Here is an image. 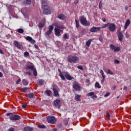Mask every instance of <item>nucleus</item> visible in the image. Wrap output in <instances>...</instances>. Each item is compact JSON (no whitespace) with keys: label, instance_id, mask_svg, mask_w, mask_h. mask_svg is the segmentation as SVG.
Masks as SVG:
<instances>
[{"label":"nucleus","instance_id":"50","mask_svg":"<svg viewBox=\"0 0 131 131\" xmlns=\"http://www.w3.org/2000/svg\"><path fill=\"white\" fill-rule=\"evenodd\" d=\"M114 62H115V64H119V63H120L119 60H118L117 59H115L114 60Z\"/></svg>","mask_w":131,"mask_h":131},{"label":"nucleus","instance_id":"42","mask_svg":"<svg viewBox=\"0 0 131 131\" xmlns=\"http://www.w3.org/2000/svg\"><path fill=\"white\" fill-rule=\"evenodd\" d=\"M33 75H34L35 76H37V72L36 71L35 69H34V70H33Z\"/></svg>","mask_w":131,"mask_h":131},{"label":"nucleus","instance_id":"11","mask_svg":"<svg viewBox=\"0 0 131 131\" xmlns=\"http://www.w3.org/2000/svg\"><path fill=\"white\" fill-rule=\"evenodd\" d=\"M54 32L56 36H61V32H63V31L55 28L54 29Z\"/></svg>","mask_w":131,"mask_h":131},{"label":"nucleus","instance_id":"27","mask_svg":"<svg viewBox=\"0 0 131 131\" xmlns=\"http://www.w3.org/2000/svg\"><path fill=\"white\" fill-rule=\"evenodd\" d=\"M27 69H28V70H31L32 71H33V70H34V67H33V66H27Z\"/></svg>","mask_w":131,"mask_h":131},{"label":"nucleus","instance_id":"3","mask_svg":"<svg viewBox=\"0 0 131 131\" xmlns=\"http://www.w3.org/2000/svg\"><path fill=\"white\" fill-rule=\"evenodd\" d=\"M79 20L81 24L83 25L84 26H90V23H88V21L86 20V18L84 17V16H80L79 17Z\"/></svg>","mask_w":131,"mask_h":131},{"label":"nucleus","instance_id":"64","mask_svg":"<svg viewBox=\"0 0 131 131\" xmlns=\"http://www.w3.org/2000/svg\"><path fill=\"white\" fill-rule=\"evenodd\" d=\"M53 131H57V130H58V129H57V128H54L53 129Z\"/></svg>","mask_w":131,"mask_h":131},{"label":"nucleus","instance_id":"13","mask_svg":"<svg viewBox=\"0 0 131 131\" xmlns=\"http://www.w3.org/2000/svg\"><path fill=\"white\" fill-rule=\"evenodd\" d=\"M13 45L15 46L17 49H18V50H21L22 49V47H21V45H20V43L17 40H14L13 41Z\"/></svg>","mask_w":131,"mask_h":131},{"label":"nucleus","instance_id":"44","mask_svg":"<svg viewBox=\"0 0 131 131\" xmlns=\"http://www.w3.org/2000/svg\"><path fill=\"white\" fill-rule=\"evenodd\" d=\"M39 84L42 85V84H43V80L41 79L39 80Z\"/></svg>","mask_w":131,"mask_h":131},{"label":"nucleus","instance_id":"37","mask_svg":"<svg viewBox=\"0 0 131 131\" xmlns=\"http://www.w3.org/2000/svg\"><path fill=\"white\" fill-rule=\"evenodd\" d=\"M38 127L39 128H47V126L45 125H38Z\"/></svg>","mask_w":131,"mask_h":131},{"label":"nucleus","instance_id":"58","mask_svg":"<svg viewBox=\"0 0 131 131\" xmlns=\"http://www.w3.org/2000/svg\"><path fill=\"white\" fill-rule=\"evenodd\" d=\"M124 91H127V86H124L123 88Z\"/></svg>","mask_w":131,"mask_h":131},{"label":"nucleus","instance_id":"60","mask_svg":"<svg viewBox=\"0 0 131 131\" xmlns=\"http://www.w3.org/2000/svg\"><path fill=\"white\" fill-rule=\"evenodd\" d=\"M0 54L4 55V51L2 49H0Z\"/></svg>","mask_w":131,"mask_h":131},{"label":"nucleus","instance_id":"15","mask_svg":"<svg viewBox=\"0 0 131 131\" xmlns=\"http://www.w3.org/2000/svg\"><path fill=\"white\" fill-rule=\"evenodd\" d=\"M26 40H28V41H30V42L31 43H35L36 41H35V40L33 39L32 38V37H30V36H27L26 37Z\"/></svg>","mask_w":131,"mask_h":131},{"label":"nucleus","instance_id":"16","mask_svg":"<svg viewBox=\"0 0 131 131\" xmlns=\"http://www.w3.org/2000/svg\"><path fill=\"white\" fill-rule=\"evenodd\" d=\"M52 91H53L54 97H59V92H58V89L57 88H53Z\"/></svg>","mask_w":131,"mask_h":131},{"label":"nucleus","instance_id":"59","mask_svg":"<svg viewBox=\"0 0 131 131\" xmlns=\"http://www.w3.org/2000/svg\"><path fill=\"white\" fill-rule=\"evenodd\" d=\"M128 10V7L127 6H125V11H127Z\"/></svg>","mask_w":131,"mask_h":131},{"label":"nucleus","instance_id":"38","mask_svg":"<svg viewBox=\"0 0 131 131\" xmlns=\"http://www.w3.org/2000/svg\"><path fill=\"white\" fill-rule=\"evenodd\" d=\"M116 47H115L114 45H112V44H111L110 45V48L111 50H115V48Z\"/></svg>","mask_w":131,"mask_h":131},{"label":"nucleus","instance_id":"52","mask_svg":"<svg viewBox=\"0 0 131 131\" xmlns=\"http://www.w3.org/2000/svg\"><path fill=\"white\" fill-rule=\"evenodd\" d=\"M125 36H126V38H128L129 37V34H128L127 33V32L125 33Z\"/></svg>","mask_w":131,"mask_h":131},{"label":"nucleus","instance_id":"63","mask_svg":"<svg viewBox=\"0 0 131 131\" xmlns=\"http://www.w3.org/2000/svg\"><path fill=\"white\" fill-rule=\"evenodd\" d=\"M27 74H28V75L30 76V75H31V73L28 72H27Z\"/></svg>","mask_w":131,"mask_h":131},{"label":"nucleus","instance_id":"46","mask_svg":"<svg viewBox=\"0 0 131 131\" xmlns=\"http://www.w3.org/2000/svg\"><path fill=\"white\" fill-rule=\"evenodd\" d=\"M109 24H110V23H107V24H105L103 25L102 26V28H106V27L107 26H109Z\"/></svg>","mask_w":131,"mask_h":131},{"label":"nucleus","instance_id":"14","mask_svg":"<svg viewBox=\"0 0 131 131\" xmlns=\"http://www.w3.org/2000/svg\"><path fill=\"white\" fill-rule=\"evenodd\" d=\"M53 26H55L56 28H59V29H64V26L62 25H60L57 23H54L53 24Z\"/></svg>","mask_w":131,"mask_h":131},{"label":"nucleus","instance_id":"33","mask_svg":"<svg viewBox=\"0 0 131 131\" xmlns=\"http://www.w3.org/2000/svg\"><path fill=\"white\" fill-rule=\"evenodd\" d=\"M103 7V2L102 0H101L99 2V9L101 10L102 9V7Z\"/></svg>","mask_w":131,"mask_h":131},{"label":"nucleus","instance_id":"51","mask_svg":"<svg viewBox=\"0 0 131 131\" xmlns=\"http://www.w3.org/2000/svg\"><path fill=\"white\" fill-rule=\"evenodd\" d=\"M26 107H27V104H23L22 105L23 109H25V108H26Z\"/></svg>","mask_w":131,"mask_h":131},{"label":"nucleus","instance_id":"1","mask_svg":"<svg viewBox=\"0 0 131 131\" xmlns=\"http://www.w3.org/2000/svg\"><path fill=\"white\" fill-rule=\"evenodd\" d=\"M6 116H9V119L12 121H13V120H19L21 119V116L18 115H14L11 113L6 114Z\"/></svg>","mask_w":131,"mask_h":131},{"label":"nucleus","instance_id":"2","mask_svg":"<svg viewBox=\"0 0 131 131\" xmlns=\"http://www.w3.org/2000/svg\"><path fill=\"white\" fill-rule=\"evenodd\" d=\"M79 60V58L76 56L70 55L68 57V61L70 63H75Z\"/></svg>","mask_w":131,"mask_h":131},{"label":"nucleus","instance_id":"29","mask_svg":"<svg viewBox=\"0 0 131 131\" xmlns=\"http://www.w3.org/2000/svg\"><path fill=\"white\" fill-rule=\"evenodd\" d=\"M80 97H81V96L77 94L76 95V96H75V100H76V101H80Z\"/></svg>","mask_w":131,"mask_h":131},{"label":"nucleus","instance_id":"17","mask_svg":"<svg viewBox=\"0 0 131 131\" xmlns=\"http://www.w3.org/2000/svg\"><path fill=\"white\" fill-rule=\"evenodd\" d=\"M24 6H30L31 5V0H26L23 2Z\"/></svg>","mask_w":131,"mask_h":131},{"label":"nucleus","instance_id":"23","mask_svg":"<svg viewBox=\"0 0 131 131\" xmlns=\"http://www.w3.org/2000/svg\"><path fill=\"white\" fill-rule=\"evenodd\" d=\"M27 98H28L29 99H33V98H34V93H29L26 95Z\"/></svg>","mask_w":131,"mask_h":131},{"label":"nucleus","instance_id":"48","mask_svg":"<svg viewBox=\"0 0 131 131\" xmlns=\"http://www.w3.org/2000/svg\"><path fill=\"white\" fill-rule=\"evenodd\" d=\"M106 117H107V118H110V114H109V112H106Z\"/></svg>","mask_w":131,"mask_h":131},{"label":"nucleus","instance_id":"39","mask_svg":"<svg viewBox=\"0 0 131 131\" xmlns=\"http://www.w3.org/2000/svg\"><path fill=\"white\" fill-rule=\"evenodd\" d=\"M95 95V93L94 92H90L89 93L87 94V96H89V97H92Z\"/></svg>","mask_w":131,"mask_h":131},{"label":"nucleus","instance_id":"56","mask_svg":"<svg viewBox=\"0 0 131 131\" xmlns=\"http://www.w3.org/2000/svg\"><path fill=\"white\" fill-rule=\"evenodd\" d=\"M74 5H77L78 4V1L77 0H75L74 2Z\"/></svg>","mask_w":131,"mask_h":131},{"label":"nucleus","instance_id":"54","mask_svg":"<svg viewBox=\"0 0 131 131\" xmlns=\"http://www.w3.org/2000/svg\"><path fill=\"white\" fill-rule=\"evenodd\" d=\"M34 47H35V49H36V50L39 49V48H38V46H37V45L35 44Z\"/></svg>","mask_w":131,"mask_h":131},{"label":"nucleus","instance_id":"4","mask_svg":"<svg viewBox=\"0 0 131 131\" xmlns=\"http://www.w3.org/2000/svg\"><path fill=\"white\" fill-rule=\"evenodd\" d=\"M47 121L49 123H51L52 124H55L57 122V119L56 118L53 116H48L47 118Z\"/></svg>","mask_w":131,"mask_h":131},{"label":"nucleus","instance_id":"62","mask_svg":"<svg viewBox=\"0 0 131 131\" xmlns=\"http://www.w3.org/2000/svg\"><path fill=\"white\" fill-rule=\"evenodd\" d=\"M100 74H102L104 73V71H103L102 70H100Z\"/></svg>","mask_w":131,"mask_h":131},{"label":"nucleus","instance_id":"45","mask_svg":"<svg viewBox=\"0 0 131 131\" xmlns=\"http://www.w3.org/2000/svg\"><path fill=\"white\" fill-rule=\"evenodd\" d=\"M24 56L25 57H28V56H29V53L27 51L25 52L24 53Z\"/></svg>","mask_w":131,"mask_h":131},{"label":"nucleus","instance_id":"43","mask_svg":"<svg viewBox=\"0 0 131 131\" xmlns=\"http://www.w3.org/2000/svg\"><path fill=\"white\" fill-rule=\"evenodd\" d=\"M77 68H78V69H80L82 71H83V67H82V66H78L77 67Z\"/></svg>","mask_w":131,"mask_h":131},{"label":"nucleus","instance_id":"22","mask_svg":"<svg viewBox=\"0 0 131 131\" xmlns=\"http://www.w3.org/2000/svg\"><path fill=\"white\" fill-rule=\"evenodd\" d=\"M129 24H130V20L129 19H127L125 24L124 29H127V27H128Z\"/></svg>","mask_w":131,"mask_h":131},{"label":"nucleus","instance_id":"6","mask_svg":"<svg viewBox=\"0 0 131 131\" xmlns=\"http://www.w3.org/2000/svg\"><path fill=\"white\" fill-rule=\"evenodd\" d=\"M61 100L59 99H56L53 102V106L55 108H58V109H60L61 108Z\"/></svg>","mask_w":131,"mask_h":131},{"label":"nucleus","instance_id":"31","mask_svg":"<svg viewBox=\"0 0 131 131\" xmlns=\"http://www.w3.org/2000/svg\"><path fill=\"white\" fill-rule=\"evenodd\" d=\"M92 42V39H90L89 40H88L86 42V46L87 47H90V46H91V43Z\"/></svg>","mask_w":131,"mask_h":131},{"label":"nucleus","instance_id":"21","mask_svg":"<svg viewBox=\"0 0 131 131\" xmlns=\"http://www.w3.org/2000/svg\"><path fill=\"white\" fill-rule=\"evenodd\" d=\"M104 72H106L107 74H111V75H113L114 73L113 72L111 71L110 69H103Z\"/></svg>","mask_w":131,"mask_h":131},{"label":"nucleus","instance_id":"10","mask_svg":"<svg viewBox=\"0 0 131 131\" xmlns=\"http://www.w3.org/2000/svg\"><path fill=\"white\" fill-rule=\"evenodd\" d=\"M73 88L75 91L76 92H79L80 91V89H81V87H80V85L77 83H74L73 85Z\"/></svg>","mask_w":131,"mask_h":131},{"label":"nucleus","instance_id":"19","mask_svg":"<svg viewBox=\"0 0 131 131\" xmlns=\"http://www.w3.org/2000/svg\"><path fill=\"white\" fill-rule=\"evenodd\" d=\"M64 77L67 79V80H72L73 79V77H72L70 75L68 74H66Z\"/></svg>","mask_w":131,"mask_h":131},{"label":"nucleus","instance_id":"26","mask_svg":"<svg viewBox=\"0 0 131 131\" xmlns=\"http://www.w3.org/2000/svg\"><path fill=\"white\" fill-rule=\"evenodd\" d=\"M42 9H43L44 8H47V7H49L48 6V3L46 2V1L42 2Z\"/></svg>","mask_w":131,"mask_h":131},{"label":"nucleus","instance_id":"32","mask_svg":"<svg viewBox=\"0 0 131 131\" xmlns=\"http://www.w3.org/2000/svg\"><path fill=\"white\" fill-rule=\"evenodd\" d=\"M23 84L24 85H27V84H28L29 82L27 81V80H26V79H23Z\"/></svg>","mask_w":131,"mask_h":131},{"label":"nucleus","instance_id":"12","mask_svg":"<svg viewBox=\"0 0 131 131\" xmlns=\"http://www.w3.org/2000/svg\"><path fill=\"white\" fill-rule=\"evenodd\" d=\"M100 30H101V27H93L90 29V32H97L98 31H100Z\"/></svg>","mask_w":131,"mask_h":131},{"label":"nucleus","instance_id":"5","mask_svg":"<svg viewBox=\"0 0 131 131\" xmlns=\"http://www.w3.org/2000/svg\"><path fill=\"white\" fill-rule=\"evenodd\" d=\"M53 29L54 27L53 26H49V30L47 31L45 33V36L47 37V38H50V35H51V34L52 32H53Z\"/></svg>","mask_w":131,"mask_h":131},{"label":"nucleus","instance_id":"9","mask_svg":"<svg viewBox=\"0 0 131 131\" xmlns=\"http://www.w3.org/2000/svg\"><path fill=\"white\" fill-rule=\"evenodd\" d=\"M117 32L119 40L120 41H122V40L123 39V34L122 33V32H121L120 30H119Z\"/></svg>","mask_w":131,"mask_h":131},{"label":"nucleus","instance_id":"25","mask_svg":"<svg viewBox=\"0 0 131 131\" xmlns=\"http://www.w3.org/2000/svg\"><path fill=\"white\" fill-rule=\"evenodd\" d=\"M69 38V36H68V34L65 33L62 36V40L64 41L66 40V39H68Z\"/></svg>","mask_w":131,"mask_h":131},{"label":"nucleus","instance_id":"35","mask_svg":"<svg viewBox=\"0 0 131 131\" xmlns=\"http://www.w3.org/2000/svg\"><path fill=\"white\" fill-rule=\"evenodd\" d=\"M38 27L39 28H42L45 27V24L42 23H39V25H38Z\"/></svg>","mask_w":131,"mask_h":131},{"label":"nucleus","instance_id":"49","mask_svg":"<svg viewBox=\"0 0 131 131\" xmlns=\"http://www.w3.org/2000/svg\"><path fill=\"white\" fill-rule=\"evenodd\" d=\"M21 82V79L19 78L16 81V84H19V82Z\"/></svg>","mask_w":131,"mask_h":131},{"label":"nucleus","instance_id":"41","mask_svg":"<svg viewBox=\"0 0 131 131\" xmlns=\"http://www.w3.org/2000/svg\"><path fill=\"white\" fill-rule=\"evenodd\" d=\"M120 51V47H115L114 52H119Z\"/></svg>","mask_w":131,"mask_h":131},{"label":"nucleus","instance_id":"36","mask_svg":"<svg viewBox=\"0 0 131 131\" xmlns=\"http://www.w3.org/2000/svg\"><path fill=\"white\" fill-rule=\"evenodd\" d=\"M95 88H97V89H101V85H100L99 82H96L95 83Z\"/></svg>","mask_w":131,"mask_h":131},{"label":"nucleus","instance_id":"28","mask_svg":"<svg viewBox=\"0 0 131 131\" xmlns=\"http://www.w3.org/2000/svg\"><path fill=\"white\" fill-rule=\"evenodd\" d=\"M46 94H47V96H49V97H50V96H51V95H52V91L50 90H47L45 91Z\"/></svg>","mask_w":131,"mask_h":131},{"label":"nucleus","instance_id":"18","mask_svg":"<svg viewBox=\"0 0 131 131\" xmlns=\"http://www.w3.org/2000/svg\"><path fill=\"white\" fill-rule=\"evenodd\" d=\"M57 18H58V19H60V20H62L63 21H64V20L66 19V16L63 14H60L58 15Z\"/></svg>","mask_w":131,"mask_h":131},{"label":"nucleus","instance_id":"61","mask_svg":"<svg viewBox=\"0 0 131 131\" xmlns=\"http://www.w3.org/2000/svg\"><path fill=\"white\" fill-rule=\"evenodd\" d=\"M105 80V79H102L101 80V83L102 84H103V83H104V81Z\"/></svg>","mask_w":131,"mask_h":131},{"label":"nucleus","instance_id":"47","mask_svg":"<svg viewBox=\"0 0 131 131\" xmlns=\"http://www.w3.org/2000/svg\"><path fill=\"white\" fill-rule=\"evenodd\" d=\"M110 96V93L107 92L104 96L105 98H106V97H109Z\"/></svg>","mask_w":131,"mask_h":131},{"label":"nucleus","instance_id":"30","mask_svg":"<svg viewBox=\"0 0 131 131\" xmlns=\"http://www.w3.org/2000/svg\"><path fill=\"white\" fill-rule=\"evenodd\" d=\"M76 27V28H79V20L78 19H75Z\"/></svg>","mask_w":131,"mask_h":131},{"label":"nucleus","instance_id":"7","mask_svg":"<svg viewBox=\"0 0 131 131\" xmlns=\"http://www.w3.org/2000/svg\"><path fill=\"white\" fill-rule=\"evenodd\" d=\"M108 29L111 32H114V31H115L116 29V25H115L114 23L110 24L108 25Z\"/></svg>","mask_w":131,"mask_h":131},{"label":"nucleus","instance_id":"53","mask_svg":"<svg viewBox=\"0 0 131 131\" xmlns=\"http://www.w3.org/2000/svg\"><path fill=\"white\" fill-rule=\"evenodd\" d=\"M99 39L100 41L101 42L103 41V37H102V36H100Z\"/></svg>","mask_w":131,"mask_h":131},{"label":"nucleus","instance_id":"20","mask_svg":"<svg viewBox=\"0 0 131 131\" xmlns=\"http://www.w3.org/2000/svg\"><path fill=\"white\" fill-rule=\"evenodd\" d=\"M58 71L59 72V76L61 78L62 80H65V77L64 76V75H63V73H62L61 70L58 69Z\"/></svg>","mask_w":131,"mask_h":131},{"label":"nucleus","instance_id":"57","mask_svg":"<svg viewBox=\"0 0 131 131\" xmlns=\"http://www.w3.org/2000/svg\"><path fill=\"white\" fill-rule=\"evenodd\" d=\"M8 131H15V128H11L9 129Z\"/></svg>","mask_w":131,"mask_h":131},{"label":"nucleus","instance_id":"24","mask_svg":"<svg viewBox=\"0 0 131 131\" xmlns=\"http://www.w3.org/2000/svg\"><path fill=\"white\" fill-rule=\"evenodd\" d=\"M25 131H32L33 130V128L30 127L29 126L25 127L24 128Z\"/></svg>","mask_w":131,"mask_h":131},{"label":"nucleus","instance_id":"34","mask_svg":"<svg viewBox=\"0 0 131 131\" xmlns=\"http://www.w3.org/2000/svg\"><path fill=\"white\" fill-rule=\"evenodd\" d=\"M17 32L20 34L24 33V30L23 29H17Z\"/></svg>","mask_w":131,"mask_h":131},{"label":"nucleus","instance_id":"8","mask_svg":"<svg viewBox=\"0 0 131 131\" xmlns=\"http://www.w3.org/2000/svg\"><path fill=\"white\" fill-rule=\"evenodd\" d=\"M43 9H44L43 11V14H44V15H49L51 14V9L49 7H47Z\"/></svg>","mask_w":131,"mask_h":131},{"label":"nucleus","instance_id":"55","mask_svg":"<svg viewBox=\"0 0 131 131\" xmlns=\"http://www.w3.org/2000/svg\"><path fill=\"white\" fill-rule=\"evenodd\" d=\"M59 128H62V124L60 123L58 125Z\"/></svg>","mask_w":131,"mask_h":131},{"label":"nucleus","instance_id":"40","mask_svg":"<svg viewBox=\"0 0 131 131\" xmlns=\"http://www.w3.org/2000/svg\"><path fill=\"white\" fill-rule=\"evenodd\" d=\"M28 90V88H24L22 89L23 93H26Z\"/></svg>","mask_w":131,"mask_h":131}]
</instances>
